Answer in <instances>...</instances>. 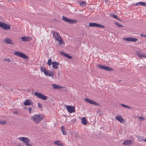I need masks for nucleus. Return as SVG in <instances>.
<instances>
[{"label":"nucleus","mask_w":146,"mask_h":146,"mask_svg":"<svg viewBox=\"0 0 146 146\" xmlns=\"http://www.w3.org/2000/svg\"><path fill=\"white\" fill-rule=\"evenodd\" d=\"M111 16L112 17H113L114 18L117 19V20H119L120 21H121V20L118 19L116 15H113L112 14L111 15Z\"/></svg>","instance_id":"c756f323"},{"label":"nucleus","mask_w":146,"mask_h":146,"mask_svg":"<svg viewBox=\"0 0 146 146\" xmlns=\"http://www.w3.org/2000/svg\"><path fill=\"white\" fill-rule=\"evenodd\" d=\"M116 119L120 122H122L123 123H124L125 121L121 116H117L116 117Z\"/></svg>","instance_id":"a211bd4d"},{"label":"nucleus","mask_w":146,"mask_h":146,"mask_svg":"<svg viewBox=\"0 0 146 146\" xmlns=\"http://www.w3.org/2000/svg\"><path fill=\"white\" fill-rule=\"evenodd\" d=\"M80 5L81 6L84 7L86 6V2L85 1H82L80 2Z\"/></svg>","instance_id":"cd10ccee"},{"label":"nucleus","mask_w":146,"mask_h":146,"mask_svg":"<svg viewBox=\"0 0 146 146\" xmlns=\"http://www.w3.org/2000/svg\"><path fill=\"white\" fill-rule=\"evenodd\" d=\"M139 141L140 142L143 141L146 142V137H144L143 136H140L137 137Z\"/></svg>","instance_id":"4be33fe9"},{"label":"nucleus","mask_w":146,"mask_h":146,"mask_svg":"<svg viewBox=\"0 0 146 146\" xmlns=\"http://www.w3.org/2000/svg\"><path fill=\"white\" fill-rule=\"evenodd\" d=\"M138 3L139 4V5H142L143 6H146V3L143 2H138Z\"/></svg>","instance_id":"c85d7f7f"},{"label":"nucleus","mask_w":146,"mask_h":146,"mask_svg":"<svg viewBox=\"0 0 146 146\" xmlns=\"http://www.w3.org/2000/svg\"><path fill=\"white\" fill-rule=\"evenodd\" d=\"M3 60L4 61H6L7 62H11V60L9 58H4Z\"/></svg>","instance_id":"2f4dec72"},{"label":"nucleus","mask_w":146,"mask_h":146,"mask_svg":"<svg viewBox=\"0 0 146 146\" xmlns=\"http://www.w3.org/2000/svg\"><path fill=\"white\" fill-rule=\"evenodd\" d=\"M54 143L55 145L60 146H63L64 145V143H61V141L59 140L55 141L54 142Z\"/></svg>","instance_id":"aec40b11"},{"label":"nucleus","mask_w":146,"mask_h":146,"mask_svg":"<svg viewBox=\"0 0 146 146\" xmlns=\"http://www.w3.org/2000/svg\"><path fill=\"white\" fill-rule=\"evenodd\" d=\"M22 40L23 41H29L32 40V38L31 37L28 36H25L21 37Z\"/></svg>","instance_id":"dca6fc26"},{"label":"nucleus","mask_w":146,"mask_h":146,"mask_svg":"<svg viewBox=\"0 0 146 146\" xmlns=\"http://www.w3.org/2000/svg\"><path fill=\"white\" fill-rule=\"evenodd\" d=\"M62 19L63 21H65L70 24H73L76 22L75 20L68 19V18L65 17L63 16Z\"/></svg>","instance_id":"0eeeda50"},{"label":"nucleus","mask_w":146,"mask_h":146,"mask_svg":"<svg viewBox=\"0 0 146 146\" xmlns=\"http://www.w3.org/2000/svg\"><path fill=\"white\" fill-rule=\"evenodd\" d=\"M61 54L62 55L66 57L68 59H70L72 58V57L70 56L69 55L66 54L63 52H60Z\"/></svg>","instance_id":"412c9836"},{"label":"nucleus","mask_w":146,"mask_h":146,"mask_svg":"<svg viewBox=\"0 0 146 146\" xmlns=\"http://www.w3.org/2000/svg\"><path fill=\"white\" fill-rule=\"evenodd\" d=\"M139 5V3H138V2L136 4V5H135V6H137L138 5Z\"/></svg>","instance_id":"ea45409f"},{"label":"nucleus","mask_w":146,"mask_h":146,"mask_svg":"<svg viewBox=\"0 0 146 146\" xmlns=\"http://www.w3.org/2000/svg\"><path fill=\"white\" fill-rule=\"evenodd\" d=\"M35 95L38 98L42 99L44 100H46L48 98L47 96H44L41 93H39L38 92H35Z\"/></svg>","instance_id":"20e7f679"},{"label":"nucleus","mask_w":146,"mask_h":146,"mask_svg":"<svg viewBox=\"0 0 146 146\" xmlns=\"http://www.w3.org/2000/svg\"><path fill=\"white\" fill-rule=\"evenodd\" d=\"M4 42L6 43L10 44H13V43L12 40L10 38H7L3 40Z\"/></svg>","instance_id":"2eb2a0df"},{"label":"nucleus","mask_w":146,"mask_h":146,"mask_svg":"<svg viewBox=\"0 0 146 146\" xmlns=\"http://www.w3.org/2000/svg\"><path fill=\"white\" fill-rule=\"evenodd\" d=\"M108 1H106V2H108Z\"/></svg>","instance_id":"79ce46f5"},{"label":"nucleus","mask_w":146,"mask_h":146,"mask_svg":"<svg viewBox=\"0 0 146 146\" xmlns=\"http://www.w3.org/2000/svg\"><path fill=\"white\" fill-rule=\"evenodd\" d=\"M6 123L5 121H0V124H1L3 125L5 124Z\"/></svg>","instance_id":"72a5a7b5"},{"label":"nucleus","mask_w":146,"mask_h":146,"mask_svg":"<svg viewBox=\"0 0 146 146\" xmlns=\"http://www.w3.org/2000/svg\"><path fill=\"white\" fill-rule=\"evenodd\" d=\"M52 86L53 87V88L55 89H58L62 88V86H59L58 85L55 84H53Z\"/></svg>","instance_id":"a878e982"},{"label":"nucleus","mask_w":146,"mask_h":146,"mask_svg":"<svg viewBox=\"0 0 146 146\" xmlns=\"http://www.w3.org/2000/svg\"><path fill=\"white\" fill-rule=\"evenodd\" d=\"M52 67L55 69H57L58 68V66L59 65V63L56 62H52Z\"/></svg>","instance_id":"6ab92c4d"},{"label":"nucleus","mask_w":146,"mask_h":146,"mask_svg":"<svg viewBox=\"0 0 146 146\" xmlns=\"http://www.w3.org/2000/svg\"><path fill=\"white\" fill-rule=\"evenodd\" d=\"M18 139L22 141L27 146H31L33 144L31 140L27 137H22Z\"/></svg>","instance_id":"f03ea898"},{"label":"nucleus","mask_w":146,"mask_h":146,"mask_svg":"<svg viewBox=\"0 0 146 146\" xmlns=\"http://www.w3.org/2000/svg\"><path fill=\"white\" fill-rule=\"evenodd\" d=\"M14 54L21 58L25 59H27L28 58V56L25 54L19 52H14Z\"/></svg>","instance_id":"39448f33"},{"label":"nucleus","mask_w":146,"mask_h":146,"mask_svg":"<svg viewBox=\"0 0 146 146\" xmlns=\"http://www.w3.org/2000/svg\"><path fill=\"white\" fill-rule=\"evenodd\" d=\"M47 63L49 66H50L51 64H52V60L51 59H50L48 60Z\"/></svg>","instance_id":"7c9ffc66"},{"label":"nucleus","mask_w":146,"mask_h":146,"mask_svg":"<svg viewBox=\"0 0 146 146\" xmlns=\"http://www.w3.org/2000/svg\"><path fill=\"white\" fill-rule=\"evenodd\" d=\"M44 117L43 115L40 114H35L31 117V119L35 123H38L43 119Z\"/></svg>","instance_id":"f257e3e1"},{"label":"nucleus","mask_w":146,"mask_h":146,"mask_svg":"<svg viewBox=\"0 0 146 146\" xmlns=\"http://www.w3.org/2000/svg\"><path fill=\"white\" fill-rule=\"evenodd\" d=\"M84 100L88 103H90V104L97 106H99V103H97L96 102L92 100H91L89 98H85L84 99Z\"/></svg>","instance_id":"1a4fd4ad"},{"label":"nucleus","mask_w":146,"mask_h":146,"mask_svg":"<svg viewBox=\"0 0 146 146\" xmlns=\"http://www.w3.org/2000/svg\"><path fill=\"white\" fill-rule=\"evenodd\" d=\"M118 81L119 82H120L121 81V80H119Z\"/></svg>","instance_id":"a19ab883"},{"label":"nucleus","mask_w":146,"mask_h":146,"mask_svg":"<svg viewBox=\"0 0 146 146\" xmlns=\"http://www.w3.org/2000/svg\"><path fill=\"white\" fill-rule=\"evenodd\" d=\"M40 71L41 72H43L46 75V74L47 71L45 68L44 67H40Z\"/></svg>","instance_id":"b1692460"},{"label":"nucleus","mask_w":146,"mask_h":146,"mask_svg":"<svg viewBox=\"0 0 146 146\" xmlns=\"http://www.w3.org/2000/svg\"><path fill=\"white\" fill-rule=\"evenodd\" d=\"M33 102L30 100H27L24 102V104L25 106H29L32 105L33 104Z\"/></svg>","instance_id":"f3484780"},{"label":"nucleus","mask_w":146,"mask_h":146,"mask_svg":"<svg viewBox=\"0 0 146 146\" xmlns=\"http://www.w3.org/2000/svg\"><path fill=\"white\" fill-rule=\"evenodd\" d=\"M61 130L63 135H66L67 134V131H66L65 127L64 126H62L61 127Z\"/></svg>","instance_id":"5701e85b"},{"label":"nucleus","mask_w":146,"mask_h":146,"mask_svg":"<svg viewBox=\"0 0 146 146\" xmlns=\"http://www.w3.org/2000/svg\"><path fill=\"white\" fill-rule=\"evenodd\" d=\"M52 35L54 39L59 42L60 44H61L62 43V39L58 33L56 32L53 31Z\"/></svg>","instance_id":"7ed1b4c3"},{"label":"nucleus","mask_w":146,"mask_h":146,"mask_svg":"<svg viewBox=\"0 0 146 146\" xmlns=\"http://www.w3.org/2000/svg\"><path fill=\"white\" fill-rule=\"evenodd\" d=\"M81 123L84 125H85L87 124V121L86 117H83L82 118Z\"/></svg>","instance_id":"393cba45"},{"label":"nucleus","mask_w":146,"mask_h":146,"mask_svg":"<svg viewBox=\"0 0 146 146\" xmlns=\"http://www.w3.org/2000/svg\"><path fill=\"white\" fill-rule=\"evenodd\" d=\"M32 108H29V112L30 113H31Z\"/></svg>","instance_id":"4c0bfd02"},{"label":"nucleus","mask_w":146,"mask_h":146,"mask_svg":"<svg viewBox=\"0 0 146 146\" xmlns=\"http://www.w3.org/2000/svg\"><path fill=\"white\" fill-rule=\"evenodd\" d=\"M140 35L142 37H145V38H146V35H144V34H140Z\"/></svg>","instance_id":"e433bc0d"},{"label":"nucleus","mask_w":146,"mask_h":146,"mask_svg":"<svg viewBox=\"0 0 146 146\" xmlns=\"http://www.w3.org/2000/svg\"><path fill=\"white\" fill-rule=\"evenodd\" d=\"M98 67L102 70H105L107 71H110L112 70V69L109 67L101 65L100 64L98 65Z\"/></svg>","instance_id":"6e6552de"},{"label":"nucleus","mask_w":146,"mask_h":146,"mask_svg":"<svg viewBox=\"0 0 146 146\" xmlns=\"http://www.w3.org/2000/svg\"><path fill=\"white\" fill-rule=\"evenodd\" d=\"M89 26L91 27H95L99 28H104V25L96 23H89Z\"/></svg>","instance_id":"9d476101"},{"label":"nucleus","mask_w":146,"mask_h":146,"mask_svg":"<svg viewBox=\"0 0 146 146\" xmlns=\"http://www.w3.org/2000/svg\"><path fill=\"white\" fill-rule=\"evenodd\" d=\"M137 54L139 57L144 58L146 57V54L144 53H143L141 50L137 51Z\"/></svg>","instance_id":"4468645a"},{"label":"nucleus","mask_w":146,"mask_h":146,"mask_svg":"<svg viewBox=\"0 0 146 146\" xmlns=\"http://www.w3.org/2000/svg\"><path fill=\"white\" fill-rule=\"evenodd\" d=\"M66 108L68 111L70 113H72L75 111V108L74 106H67Z\"/></svg>","instance_id":"9b49d317"},{"label":"nucleus","mask_w":146,"mask_h":146,"mask_svg":"<svg viewBox=\"0 0 146 146\" xmlns=\"http://www.w3.org/2000/svg\"><path fill=\"white\" fill-rule=\"evenodd\" d=\"M123 39L127 41H132L133 42H135L138 40V39L136 38L131 37H129L127 38H124Z\"/></svg>","instance_id":"ddd939ff"},{"label":"nucleus","mask_w":146,"mask_h":146,"mask_svg":"<svg viewBox=\"0 0 146 146\" xmlns=\"http://www.w3.org/2000/svg\"><path fill=\"white\" fill-rule=\"evenodd\" d=\"M139 118L140 119V120H144L145 119V118L143 117H139Z\"/></svg>","instance_id":"58836bf2"},{"label":"nucleus","mask_w":146,"mask_h":146,"mask_svg":"<svg viewBox=\"0 0 146 146\" xmlns=\"http://www.w3.org/2000/svg\"><path fill=\"white\" fill-rule=\"evenodd\" d=\"M38 107L39 108H42V104L40 103H38Z\"/></svg>","instance_id":"f704fd0d"},{"label":"nucleus","mask_w":146,"mask_h":146,"mask_svg":"<svg viewBox=\"0 0 146 146\" xmlns=\"http://www.w3.org/2000/svg\"><path fill=\"white\" fill-rule=\"evenodd\" d=\"M121 105L123 107L126 108H128L130 109L131 108V107L123 104H121Z\"/></svg>","instance_id":"473e14b6"},{"label":"nucleus","mask_w":146,"mask_h":146,"mask_svg":"<svg viewBox=\"0 0 146 146\" xmlns=\"http://www.w3.org/2000/svg\"><path fill=\"white\" fill-rule=\"evenodd\" d=\"M115 23L116 24V25L118 27H122V25H120L119 23H118L117 22Z\"/></svg>","instance_id":"c9c22d12"},{"label":"nucleus","mask_w":146,"mask_h":146,"mask_svg":"<svg viewBox=\"0 0 146 146\" xmlns=\"http://www.w3.org/2000/svg\"><path fill=\"white\" fill-rule=\"evenodd\" d=\"M133 143L132 141L130 140H126L124 141L123 143V145L126 146H130Z\"/></svg>","instance_id":"f8f14e48"},{"label":"nucleus","mask_w":146,"mask_h":146,"mask_svg":"<svg viewBox=\"0 0 146 146\" xmlns=\"http://www.w3.org/2000/svg\"><path fill=\"white\" fill-rule=\"evenodd\" d=\"M46 75V76H51L52 78H53L54 76V74L53 72H50V73H48L47 72Z\"/></svg>","instance_id":"bb28decb"},{"label":"nucleus","mask_w":146,"mask_h":146,"mask_svg":"<svg viewBox=\"0 0 146 146\" xmlns=\"http://www.w3.org/2000/svg\"><path fill=\"white\" fill-rule=\"evenodd\" d=\"M0 27L5 30L10 29V26L9 25L1 22H0Z\"/></svg>","instance_id":"423d86ee"}]
</instances>
